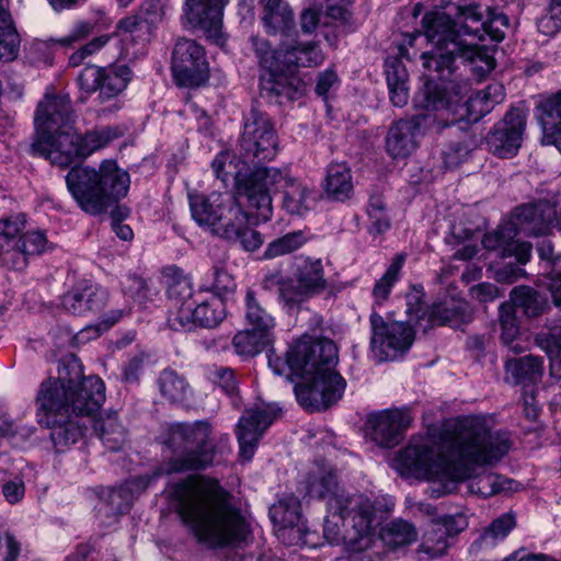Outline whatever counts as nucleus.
<instances>
[{"instance_id": "dca6fc26", "label": "nucleus", "mask_w": 561, "mask_h": 561, "mask_svg": "<svg viewBox=\"0 0 561 561\" xmlns=\"http://www.w3.org/2000/svg\"><path fill=\"white\" fill-rule=\"evenodd\" d=\"M33 156L43 157L60 168L70 167L77 159H82L80 135L72 128L55 133H41L35 136L30 149Z\"/></svg>"}, {"instance_id": "f3484780", "label": "nucleus", "mask_w": 561, "mask_h": 561, "mask_svg": "<svg viewBox=\"0 0 561 561\" xmlns=\"http://www.w3.org/2000/svg\"><path fill=\"white\" fill-rule=\"evenodd\" d=\"M227 0H185L184 16L187 23L199 31L211 43L224 46V11Z\"/></svg>"}, {"instance_id": "f03ea898", "label": "nucleus", "mask_w": 561, "mask_h": 561, "mask_svg": "<svg viewBox=\"0 0 561 561\" xmlns=\"http://www.w3.org/2000/svg\"><path fill=\"white\" fill-rule=\"evenodd\" d=\"M424 34L433 49L421 55L428 79L415 94L416 107L455 112L470 90L469 81L458 73L456 57L473 64L472 71L483 77L495 68V59L484 47L471 42H455L456 35L445 12H427L422 19Z\"/></svg>"}, {"instance_id": "6ab92c4d", "label": "nucleus", "mask_w": 561, "mask_h": 561, "mask_svg": "<svg viewBox=\"0 0 561 561\" xmlns=\"http://www.w3.org/2000/svg\"><path fill=\"white\" fill-rule=\"evenodd\" d=\"M226 317L225 304L220 298L211 297L199 304H186L178 311H171L168 324L174 331H190L194 325L215 328Z\"/></svg>"}, {"instance_id": "ea45409f", "label": "nucleus", "mask_w": 561, "mask_h": 561, "mask_svg": "<svg viewBox=\"0 0 561 561\" xmlns=\"http://www.w3.org/2000/svg\"><path fill=\"white\" fill-rule=\"evenodd\" d=\"M449 547L447 529L439 523L433 522L423 535L422 542L416 549L419 561H428L443 556Z\"/></svg>"}, {"instance_id": "8fccbe9b", "label": "nucleus", "mask_w": 561, "mask_h": 561, "mask_svg": "<svg viewBox=\"0 0 561 561\" xmlns=\"http://www.w3.org/2000/svg\"><path fill=\"white\" fill-rule=\"evenodd\" d=\"M476 148V141L469 134L448 142L442 151V159L446 169L457 168Z\"/></svg>"}, {"instance_id": "052dcab7", "label": "nucleus", "mask_w": 561, "mask_h": 561, "mask_svg": "<svg viewBox=\"0 0 561 561\" xmlns=\"http://www.w3.org/2000/svg\"><path fill=\"white\" fill-rule=\"evenodd\" d=\"M46 236L42 231L25 232L19 234V252L24 259V268L27 266L28 257L42 254L46 249Z\"/></svg>"}, {"instance_id": "4d7b16f0", "label": "nucleus", "mask_w": 561, "mask_h": 561, "mask_svg": "<svg viewBox=\"0 0 561 561\" xmlns=\"http://www.w3.org/2000/svg\"><path fill=\"white\" fill-rule=\"evenodd\" d=\"M515 526V517L512 514H503L494 519L491 525L484 529L476 543L494 546L499 539L505 538Z\"/></svg>"}, {"instance_id": "c03bdc74", "label": "nucleus", "mask_w": 561, "mask_h": 561, "mask_svg": "<svg viewBox=\"0 0 561 561\" xmlns=\"http://www.w3.org/2000/svg\"><path fill=\"white\" fill-rule=\"evenodd\" d=\"M131 79V70L126 65H116L103 71L99 99L101 102L111 100L121 94Z\"/></svg>"}, {"instance_id": "a18cd8bd", "label": "nucleus", "mask_w": 561, "mask_h": 561, "mask_svg": "<svg viewBox=\"0 0 561 561\" xmlns=\"http://www.w3.org/2000/svg\"><path fill=\"white\" fill-rule=\"evenodd\" d=\"M158 386L163 398L172 403L185 401L191 393V388L185 377L174 369L165 368L158 378Z\"/></svg>"}, {"instance_id": "bb28decb", "label": "nucleus", "mask_w": 561, "mask_h": 561, "mask_svg": "<svg viewBox=\"0 0 561 561\" xmlns=\"http://www.w3.org/2000/svg\"><path fill=\"white\" fill-rule=\"evenodd\" d=\"M24 227L23 215L0 220V264L9 270L24 268V259L18 247L19 234Z\"/></svg>"}, {"instance_id": "f8f14e48", "label": "nucleus", "mask_w": 561, "mask_h": 561, "mask_svg": "<svg viewBox=\"0 0 561 561\" xmlns=\"http://www.w3.org/2000/svg\"><path fill=\"white\" fill-rule=\"evenodd\" d=\"M277 147V136L270 116L252 106L244 118L240 138L242 157L252 163L270 161L276 156Z\"/></svg>"}, {"instance_id": "7ed1b4c3", "label": "nucleus", "mask_w": 561, "mask_h": 561, "mask_svg": "<svg viewBox=\"0 0 561 561\" xmlns=\"http://www.w3.org/2000/svg\"><path fill=\"white\" fill-rule=\"evenodd\" d=\"M105 401V386L98 376L85 377L80 360L71 355L58 367V376L44 380L36 396L38 423L50 430L57 453L82 439L80 416L96 413Z\"/></svg>"}, {"instance_id": "de8ad7c7", "label": "nucleus", "mask_w": 561, "mask_h": 561, "mask_svg": "<svg viewBox=\"0 0 561 561\" xmlns=\"http://www.w3.org/2000/svg\"><path fill=\"white\" fill-rule=\"evenodd\" d=\"M251 48L262 69L266 72L271 70L284 69L283 51L284 48L274 49L268 39L253 35L250 37Z\"/></svg>"}, {"instance_id": "0eeeda50", "label": "nucleus", "mask_w": 561, "mask_h": 561, "mask_svg": "<svg viewBox=\"0 0 561 561\" xmlns=\"http://www.w3.org/2000/svg\"><path fill=\"white\" fill-rule=\"evenodd\" d=\"M233 180L238 196L263 222L273 215V194L278 191L283 193L282 207L288 214L301 216L310 209L311 190L285 170L259 167L244 173L237 171Z\"/></svg>"}, {"instance_id": "423d86ee", "label": "nucleus", "mask_w": 561, "mask_h": 561, "mask_svg": "<svg viewBox=\"0 0 561 561\" xmlns=\"http://www.w3.org/2000/svg\"><path fill=\"white\" fill-rule=\"evenodd\" d=\"M66 184L78 206L91 216L104 214L115 206L111 211L113 231L124 241L133 239L131 228L122 224L127 214L116 206L127 195L130 178L114 160L103 161L99 169L73 167L66 175Z\"/></svg>"}, {"instance_id": "3c124183", "label": "nucleus", "mask_w": 561, "mask_h": 561, "mask_svg": "<svg viewBox=\"0 0 561 561\" xmlns=\"http://www.w3.org/2000/svg\"><path fill=\"white\" fill-rule=\"evenodd\" d=\"M270 516L274 524L284 529L293 526L300 517V502L295 495L280 499L277 504L270 508Z\"/></svg>"}, {"instance_id": "72a5a7b5", "label": "nucleus", "mask_w": 561, "mask_h": 561, "mask_svg": "<svg viewBox=\"0 0 561 561\" xmlns=\"http://www.w3.org/2000/svg\"><path fill=\"white\" fill-rule=\"evenodd\" d=\"M94 431L110 451H119L127 442L128 431L118 420L116 411H111L94 422Z\"/></svg>"}, {"instance_id": "5fc2aeb1", "label": "nucleus", "mask_w": 561, "mask_h": 561, "mask_svg": "<svg viewBox=\"0 0 561 561\" xmlns=\"http://www.w3.org/2000/svg\"><path fill=\"white\" fill-rule=\"evenodd\" d=\"M119 136L116 128L105 126L87 131L84 136H80L81 152L83 158L92 152L107 146L113 139Z\"/></svg>"}, {"instance_id": "20e7f679", "label": "nucleus", "mask_w": 561, "mask_h": 561, "mask_svg": "<svg viewBox=\"0 0 561 561\" xmlns=\"http://www.w3.org/2000/svg\"><path fill=\"white\" fill-rule=\"evenodd\" d=\"M175 512L198 543L210 549L247 542L250 526L218 480L187 477L171 490Z\"/></svg>"}, {"instance_id": "a211bd4d", "label": "nucleus", "mask_w": 561, "mask_h": 561, "mask_svg": "<svg viewBox=\"0 0 561 561\" xmlns=\"http://www.w3.org/2000/svg\"><path fill=\"white\" fill-rule=\"evenodd\" d=\"M526 127V115L520 108H512L492 130L485 141L489 150L500 157L510 158L518 152Z\"/></svg>"}, {"instance_id": "412c9836", "label": "nucleus", "mask_w": 561, "mask_h": 561, "mask_svg": "<svg viewBox=\"0 0 561 561\" xmlns=\"http://www.w3.org/2000/svg\"><path fill=\"white\" fill-rule=\"evenodd\" d=\"M512 218L519 232L528 237L548 236L556 227L557 210L547 199L525 203L517 206Z\"/></svg>"}, {"instance_id": "6e6552de", "label": "nucleus", "mask_w": 561, "mask_h": 561, "mask_svg": "<svg viewBox=\"0 0 561 561\" xmlns=\"http://www.w3.org/2000/svg\"><path fill=\"white\" fill-rule=\"evenodd\" d=\"M213 435V425L206 420L167 424L160 437L169 454L164 473L204 471L211 467L220 450Z\"/></svg>"}, {"instance_id": "39448f33", "label": "nucleus", "mask_w": 561, "mask_h": 561, "mask_svg": "<svg viewBox=\"0 0 561 561\" xmlns=\"http://www.w3.org/2000/svg\"><path fill=\"white\" fill-rule=\"evenodd\" d=\"M267 358L274 374L283 375L289 369L302 379L294 389L298 403L306 410H325L344 393L346 381L334 369L339 360L337 347L330 339L299 340L289 347L285 360L273 351Z\"/></svg>"}, {"instance_id": "2f4dec72", "label": "nucleus", "mask_w": 561, "mask_h": 561, "mask_svg": "<svg viewBox=\"0 0 561 561\" xmlns=\"http://www.w3.org/2000/svg\"><path fill=\"white\" fill-rule=\"evenodd\" d=\"M385 75L390 101L394 106L403 107L410 98L409 73L405 65L398 57H388L385 60Z\"/></svg>"}, {"instance_id": "4be33fe9", "label": "nucleus", "mask_w": 561, "mask_h": 561, "mask_svg": "<svg viewBox=\"0 0 561 561\" xmlns=\"http://www.w3.org/2000/svg\"><path fill=\"white\" fill-rule=\"evenodd\" d=\"M73 111L68 95H46L35 115L36 136L72 128Z\"/></svg>"}, {"instance_id": "bf43d9fd", "label": "nucleus", "mask_w": 561, "mask_h": 561, "mask_svg": "<svg viewBox=\"0 0 561 561\" xmlns=\"http://www.w3.org/2000/svg\"><path fill=\"white\" fill-rule=\"evenodd\" d=\"M305 241L306 239L300 231L287 233L268 243L264 252V257L274 259L280 255L289 254L299 249L305 243Z\"/></svg>"}, {"instance_id": "5701e85b", "label": "nucleus", "mask_w": 561, "mask_h": 561, "mask_svg": "<svg viewBox=\"0 0 561 561\" xmlns=\"http://www.w3.org/2000/svg\"><path fill=\"white\" fill-rule=\"evenodd\" d=\"M260 93L270 102L283 104L305 94V83L289 69H277L260 77Z\"/></svg>"}, {"instance_id": "37998d69", "label": "nucleus", "mask_w": 561, "mask_h": 561, "mask_svg": "<svg viewBox=\"0 0 561 561\" xmlns=\"http://www.w3.org/2000/svg\"><path fill=\"white\" fill-rule=\"evenodd\" d=\"M20 43L9 8L0 9V60H14L19 55Z\"/></svg>"}, {"instance_id": "774afa93", "label": "nucleus", "mask_w": 561, "mask_h": 561, "mask_svg": "<svg viewBox=\"0 0 561 561\" xmlns=\"http://www.w3.org/2000/svg\"><path fill=\"white\" fill-rule=\"evenodd\" d=\"M348 0H328L325 5V16L339 21L342 25L352 24L353 13Z\"/></svg>"}, {"instance_id": "7c9ffc66", "label": "nucleus", "mask_w": 561, "mask_h": 561, "mask_svg": "<svg viewBox=\"0 0 561 561\" xmlns=\"http://www.w3.org/2000/svg\"><path fill=\"white\" fill-rule=\"evenodd\" d=\"M505 370L516 385L537 387L543 375V359L533 354L505 362Z\"/></svg>"}, {"instance_id": "864d4df0", "label": "nucleus", "mask_w": 561, "mask_h": 561, "mask_svg": "<svg viewBox=\"0 0 561 561\" xmlns=\"http://www.w3.org/2000/svg\"><path fill=\"white\" fill-rule=\"evenodd\" d=\"M404 260L405 256L403 254H398L391 262L390 266L387 268L383 276L376 282L373 288V296L376 300V304L381 305L385 300L388 299L392 286L399 278V274Z\"/></svg>"}, {"instance_id": "603ef678", "label": "nucleus", "mask_w": 561, "mask_h": 561, "mask_svg": "<svg viewBox=\"0 0 561 561\" xmlns=\"http://www.w3.org/2000/svg\"><path fill=\"white\" fill-rule=\"evenodd\" d=\"M537 345L546 352L552 378L561 380V334L546 333L536 336Z\"/></svg>"}, {"instance_id": "69168bd1", "label": "nucleus", "mask_w": 561, "mask_h": 561, "mask_svg": "<svg viewBox=\"0 0 561 561\" xmlns=\"http://www.w3.org/2000/svg\"><path fill=\"white\" fill-rule=\"evenodd\" d=\"M104 69L93 65L84 67L78 77L80 89L88 94L100 92Z\"/></svg>"}, {"instance_id": "4c0bfd02", "label": "nucleus", "mask_w": 561, "mask_h": 561, "mask_svg": "<svg viewBox=\"0 0 561 561\" xmlns=\"http://www.w3.org/2000/svg\"><path fill=\"white\" fill-rule=\"evenodd\" d=\"M514 311L520 309L526 317L536 318L545 312L548 308L547 298L529 286L514 287L510 293V300Z\"/></svg>"}, {"instance_id": "338daca9", "label": "nucleus", "mask_w": 561, "mask_h": 561, "mask_svg": "<svg viewBox=\"0 0 561 561\" xmlns=\"http://www.w3.org/2000/svg\"><path fill=\"white\" fill-rule=\"evenodd\" d=\"M89 295H85V288H73L66 293L61 298L62 308L75 316H85L87 307L84 306L85 299Z\"/></svg>"}, {"instance_id": "9b49d317", "label": "nucleus", "mask_w": 561, "mask_h": 561, "mask_svg": "<svg viewBox=\"0 0 561 561\" xmlns=\"http://www.w3.org/2000/svg\"><path fill=\"white\" fill-rule=\"evenodd\" d=\"M188 202L192 218L198 226L219 238L236 236L229 221L241 220V206H245L244 198H240L237 193L234 197L219 192L190 193Z\"/></svg>"}, {"instance_id": "473e14b6", "label": "nucleus", "mask_w": 561, "mask_h": 561, "mask_svg": "<svg viewBox=\"0 0 561 561\" xmlns=\"http://www.w3.org/2000/svg\"><path fill=\"white\" fill-rule=\"evenodd\" d=\"M243 207L245 206H241V220L232 219L229 221V226H232L231 228L234 230L236 236L224 239L232 242H239L247 251H255L262 245L263 239L261 233L251 226L257 225L263 220L257 218V213L254 209L248 208V210H245Z\"/></svg>"}, {"instance_id": "c85d7f7f", "label": "nucleus", "mask_w": 561, "mask_h": 561, "mask_svg": "<svg viewBox=\"0 0 561 561\" xmlns=\"http://www.w3.org/2000/svg\"><path fill=\"white\" fill-rule=\"evenodd\" d=\"M263 12L262 23L270 35L289 36L295 28L291 8L285 0H260Z\"/></svg>"}, {"instance_id": "f257e3e1", "label": "nucleus", "mask_w": 561, "mask_h": 561, "mask_svg": "<svg viewBox=\"0 0 561 561\" xmlns=\"http://www.w3.org/2000/svg\"><path fill=\"white\" fill-rule=\"evenodd\" d=\"M442 437L448 438L450 450L460 461L446 468L444 457L434 446L411 443L397 457L401 473L433 481L448 478L442 490H434L438 495L451 493L461 481H468V491L482 497L510 489V480L484 468L496 465L508 454V433L491 432L483 417L463 416L446 426Z\"/></svg>"}, {"instance_id": "13d9d810", "label": "nucleus", "mask_w": 561, "mask_h": 561, "mask_svg": "<svg viewBox=\"0 0 561 561\" xmlns=\"http://www.w3.org/2000/svg\"><path fill=\"white\" fill-rule=\"evenodd\" d=\"M483 26V39L489 36L493 42H501L505 37V32L510 27V19L503 12L495 9H485V19Z\"/></svg>"}, {"instance_id": "c756f323", "label": "nucleus", "mask_w": 561, "mask_h": 561, "mask_svg": "<svg viewBox=\"0 0 561 561\" xmlns=\"http://www.w3.org/2000/svg\"><path fill=\"white\" fill-rule=\"evenodd\" d=\"M537 110L543 142L556 146L561 152V91L541 102Z\"/></svg>"}, {"instance_id": "49530a36", "label": "nucleus", "mask_w": 561, "mask_h": 561, "mask_svg": "<svg viewBox=\"0 0 561 561\" xmlns=\"http://www.w3.org/2000/svg\"><path fill=\"white\" fill-rule=\"evenodd\" d=\"M272 336V334L251 328L238 332L233 336L232 345L239 355L254 356L271 344Z\"/></svg>"}, {"instance_id": "9d476101", "label": "nucleus", "mask_w": 561, "mask_h": 561, "mask_svg": "<svg viewBox=\"0 0 561 561\" xmlns=\"http://www.w3.org/2000/svg\"><path fill=\"white\" fill-rule=\"evenodd\" d=\"M261 286L266 291L276 290L279 301L287 308H298L302 302L328 288L321 260H306L296 271L295 279L279 271L268 273Z\"/></svg>"}, {"instance_id": "0e129e2a", "label": "nucleus", "mask_w": 561, "mask_h": 561, "mask_svg": "<svg viewBox=\"0 0 561 561\" xmlns=\"http://www.w3.org/2000/svg\"><path fill=\"white\" fill-rule=\"evenodd\" d=\"M124 293L139 305L145 304L151 297V289L147 280L137 275H130L127 277L124 285Z\"/></svg>"}, {"instance_id": "6e6d98bb", "label": "nucleus", "mask_w": 561, "mask_h": 561, "mask_svg": "<svg viewBox=\"0 0 561 561\" xmlns=\"http://www.w3.org/2000/svg\"><path fill=\"white\" fill-rule=\"evenodd\" d=\"M367 214L370 221L368 228L370 234H381L390 228V219L386 211V204L380 195L370 196Z\"/></svg>"}, {"instance_id": "cd10ccee", "label": "nucleus", "mask_w": 561, "mask_h": 561, "mask_svg": "<svg viewBox=\"0 0 561 561\" xmlns=\"http://www.w3.org/2000/svg\"><path fill=\"white\" fill-rule=\"evenodd\" d=\"M446 18L449 21L450 30L455 33V42H468L465 37L471 38V43L478 45L474 41L483 42V26L485 25V10H482L480 4H469L465 7H457L455 19L448 14Z\"/></svg>"}, {"instance_id": "aec40b11", "label": "nucleus", "mask_w": 561, "mask_h": 561, "mask_svg": "<svg viewBox=\"0 0 561 561\" xmlns=\"http://www.w3.org/2000/svg\"><path fill=\"white\" fill-rule=\"evenodd\" d=\"M413 417L407 409L385 410L368 415L366 427L370 438L379 446L391 448L403 438Z\"/></svg>"}, {"instance_id": "a878e982", "label": "nucleus", "mask_w": 561, "mask_h": 561, "mask_svg": "<svg viewBox=\"0 0 561 561\" xmlns=\"http://www.w3.org/2000/svg\"><path fill=\"white\" fill-rule=\"evenodd\" d=\"M301 484L310 499L327 500L330 512L333 499L341 497L345 492L340 486L336 471L324 461L314 462Z\"/></svg>"}, {"instance_id": "e433bc0d", "label": "nucleus", "mask_w": 561, "mask_h": 561, "mask_svg": "<svg viewBox=\"0 0 561 561\" xmlns=\"http://www.w3.org/2000/svg\"><path fill=\"white\" fill-rule=\"evenodd\" d=\"M324 56L314 42L297 43L287 46L283 51L284 69L295 72L298 67H317Z\"/></svg>"}, {"instance_id": "a19ab883", "label": "nucleus", "mask_w": 561, "mask_h": 561, "mask_svg": "<svg viewBox=\"0 0 561 561\" xmlns=\"http://www.w3.org/2000/svg\"><path fill=\"white\" fill-rule=\"evenodd\" d=\"M499 323L503 345L515 354L522 353L524 346L520 343L519 323L511 302H502L500 305Z\"/></svg>"}, {"instance_id": "58836bf2", "label": "nucleus", "mask_w": 561, "mask_h": 561, "mask_svg": "<svg viewBox=\"0 0 561 561\" xmlns=\"http://www.w3.org/2000/svg\"><path fill=\"white\" fill-rule=\"evenodd\" d=\"M244 319L251 328L259 330V332H266L273 335L275 320L263 307L257 293L252 288H248L245 291Z\"/></svg>"}, {"instance_id": "1a4fd4ad", "label": "nucleus", "mask_w": 561, "mask_h": 561, "mask_svg": "<svg viewBox=\"0 0 561 561\" xmlns=\"http://www.w3.org/2000/svg\"><path fill=\"white\" fill-rule=\"evenodd\" d=\"M331 513L339 516L346 529V546L354 552L367 550L379 524L375 502L363 493H346L331 502Z\"/></svg>"}, {"instance_id": "e2e57ef3", "label": "nucleus", "mask_w": 561, "mask_h": 561, "mask_svg": "<svg viewBox=\"0 0 561 561\" xmlns=\"http://www.w3.org/2000/svg\"><path fill=\"white\" fill-rule=\"evenodd\" d=\"M168 297L175 308V311H178L180 307L195 301L192 299V287L186 278L173 280L168 287Z\"/></svg>"}, {"instance_id": "393cba45", "label": "nucleus", "mask_w": 561, "mask_h": 561, "mask_svg": "<svg viewBox=\"0 0 561 561\" xmlns=\"http://www.w3.org/2000/svg\"><path fill=\"white\" fill-rule=\"evenodd\" d=\"M427 121L423 114L393 122L386 136V151L392 158H407L417 147L421 128Z\"/></svg>"}, {"instance_id": "b1692460", "label": "nucleus", "mask_w": 561, "mask_h": 561, "mask_svg": "<svg viewBox=\"0 0 561 561\" xmlns=\"http://www.w3.org/2000/svg\"><path fill=\"white\" fill-rule=\"evenodd\" d=\"M473 319V310L463 299H448L432 305L421 317L420 329L427 333L438 325L459 328Z\"/></svg>"}, {"instance_id": "2eb2a0df", "label": "nucleus", "mask_w": 561, "mask_h": 561, "mask_svg": "<svg viewBox=\"0 0 561 561\" xmlns=\"http://www.w3.org/2000/svg\"><path fill=\"white\" fill-rule=\"evenodd\" d=\"M280 409L274 404H260L247 409L237 424L239 455L251 460L265 431L276 420Z\"/></svg>"}, {"instance_id": "f704fd0d", "label": "nucleus", "mask_w": 561, "mask_h": 561, "mask_svg": "<svg viewBox=\"0 0 561 561\" xmlns=\"http://www.w3.org/2000/svg\"><path fill=\"white\" fill-rule=\"evenodd\" d=\"M134 483L129 481L104 493L96 506L99 517L112 518L115 522L118 515L126 513L133 503Z\"/></svg>"}, {"instance_id": "09e8293b", "label": "nucleus", "mask_w": 561, "mask_h": 561, "mask_svg": "<svg viewBox=\"0 0 561 561\" xmlns=\"http://www.w3.org/2000/svg\"><path fill=\"white\" fill-rule=\"evenodd\" d=\"M519 232L514 219L510 222L499 226L495 230L484 234L482 244L486 250H499L501 256L506 257L508 248L513 244Z\"/></svg>"}, {"instance_id": "ddd939ff", "label": "nucleus", "mask_w": 561, "mask_h": 561, "mask_svg": "<svg viewBox=\"0 0 561 561\" xmlns=\"http://www.w3.org/2000/svg\"><path fill=\"white\" fill-rule=\"evenodd\" d=\"M371 328L370 346L379 362L402 357L415 339L414 329L403 321H386L377 312L369 318Z\"/></svg>"}, {"instance_id": "c9c22d12", "label": "nucleus", "mask_w": 561, "mask_h": 561, "mask_svg": "<svg viewBox=\"0 0 561 561\" xmlns=\"http://www.w3.org/2000/svg\"><path fill=\"white\" fill-rule=\"evenodd\" d=\"M324 192L330 199L344 202L353 194L350 168L345 163H331L327 170Z\"/></svg>"}, {"instance_id": "79ce46f5", "label": "nucleus", "mask_w": 561, "mask_h": 561, "mask_svg": "<svg viewBox=\"0 0 561 561\" xmlns=\"http://www.w3.org/2000/svg\"><path fill=\"white\" fill-rule=\"evenodd\" d=\"M379 536L385 546L396 550L416 541L417 530L412 523L399 518L387 523Z\"/></svg>"}, {"instance_id": "680f3d73", "label": "nucleus", "mask_w": 561, "mask_h": 561, "mask_svg": "<svg viewBox=\"0 0 561 561\" xmlns=\"http://www.w3.org/2000/svg\"><path fill=\"white\" fill-rule=\"evenodd\" d=\"M117 28L123 32L129 33L136 37H139L142 41H148L153 30L150 26V24L146 20H144L137 12L135 14L122 19L117 23Z\"/></svg>"}, {"instance_id": "4468645a", "label": "nucleus", "mask_w": 561, "mask_h": 561, "mask_svg": "<svg viewBox=\"0 0 561 561\" xmlns=\"http://www.w3.org/2000/svg\"><path fill=\"white\" fill-rule=\"evenodd\" d=\"M171 70L180 87L194 88L204 84L209 78L205 48L195 39L179 38L172 51Z\"/></svg>"}]
</instances>
